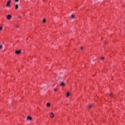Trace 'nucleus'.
Here are the masks:
<instances>
[{
    "label": "nucleus",
    "mask_w": 125,
    "mask_h": 125,
    "mask_svg": "<svg viewBox=\"0 0 125 125\" xmlns=\"http://www.w3.org/2000/svg\"><path fill=\"white\" fill-rule=\"evenodd\" d=\"M11 3V0H9V1L7 2V4L6 5V6L7 7H10Z\"/></svg>",
    "instance_id": "f257e3e1"
},
{
    "label": "nucleus",
    "mask_w": 125,
    "mask_h": 125,
    "mask_svg": "<svg viewBox=\"0 0 125 125\" xmlns=\"http://www.w3.org/2000/svg\"><path fill=\"white\" fill-rule=\"evenodd\" d=\"M12 18V16H11V15H8L7 16V19H8V20H10Z\"/></svg>",
    "instance_id": "f03ea898"
},
{
    "label": "nucleus",
    "mask_w": 125,
    "mask_h": 125,
    "mask_svg": "<svg viewBox=\"0 0 125 125\" xmlns=\"http://www.w3.org/2000/svg\"><path fill=\"white\" fill-rule=\"evenodd\" d=\"M60 85H61V86H65V85H66V84H65V83H64V82H61L60 83Z\"/></svg>",
    "instance_id": "7ed1b4c3"
},
{
    "label": "nucleus",
    "mask_w": 125,
    "mask_h": 125,
    "mask_svg": "<svg viewBox=\"0 0 125 125\" xmlns=\"http://www.w3.org/2000/svg\"><path fill=\"white\" fill-rule=\"evenodd\" d=\"M15 53L16 54H18V55H19V54H20V53H21V51H16L15 52Z\"/></svg>",
    "instance_id": "20e7f679"
},
{
    "label": "nucleus",
    "mask_w": 125,
    "mask_h": 125,
    "mask_svg": "<svg viewBox=\"0 0 125 125\" xmlns=\"http://www.w3.org/2000/svg\"><path fill=\"white\" fill-rule=\"evenodd\" d=\"M50 118H54V114L52 112L50 113Z\"/></svg>",
    "instance_id": "39448f33"
},
{
    "label": "nucleus",
    "mask_w": 125,
    "mask_h": 125,
    "mask_svg": "<svg viewBox=\"0 0 125 125\" xmlns=\"http://www.w3.org/2000/svg\"><path fill=\"white\" fill-rule=\"evenodd\" d=\"M27 120H29V121H32V117H31V116H27Z\"/></svg>",
    "instance_id": "423d86ee"
},
{
    "label": "nucleus",
    "mask_w": 125,
    "mask_h": 125,
    "mask_svg": "<svg viewBox=\"0 0 125 125\" xmlns=\"http://www.w3.org/2000/svg\"><path fill=\"white\" fill-rule=\"evenodd\" d=\"M19 7V6L18 5V4H16L15 6V9H18Z\"/></svg>",
    "instance_id": "0eeeda50"
},
{
    "label": "nucleus",
    "mask_w": 125,
    "mask_h": 125,
    "mask_svg": "<svg viewBox=\"0 0 125 125\" xmlns=\"http://www.w3.org/2000/svg\"><path fill=\"white\" fill-rule=\"evenodd\" d=\"M47 107H50V103H48L46 104Z\"/></svg>",
    "instance_id": "6e6552de"
},
{
    "label": "nucleus",
    "mask_w": 125,
    "mask_h": 125,
    "mask_svg": "<svg viewBox=\"0 0 125 125\" xmlns=\"http://www.w3.org/2000/svg\"><path fill=\"white\" fill-rule=\"evenodd\" d=\"M71 18H72V19H75V15L74 14H72L71 15Z\"/></svg>",
    "instance_id": "1a4fd4ad"
},
{
    "label": "nucleus",
    "mask_w": 125,
    "mask_h": 125,
    "mask_svg": "<svg viewBox=\"0 0 125 125\" xmlns=\"http://www.w3.org/2000/svg\"><path fill=\"white\" fill-rule=\"evenodd\" d=\"M92 107V104H89L88 106V108L90 109V108H91Z\"/></svg>",
    "instance_id": "9d476101"
},
{
    "label": "nucleus",
    "mask_w": 125,
    "mask_h": 125,
    "mask_svg": "<svg viewBox=\"0 0 125 125\" xmlns=\"http://www.w3.org/2000/svg\"><path fill=\"white\" fill-rule=\"evenodd\" d=\"M69 96H70V93L68 92L66 95V97H69Z\"/></svg>",
    "instance_id": "9b49d317"
},
{
    "label": "nucleus",
    "mask_w": 125,
    "mask_h": 125,
    "mask_svg": "<svg viewBox=\"0 0 125 125\" xmlns=\"http://www.w3.org/2000/svg\"><path fill=\"white\" fill-rule=\"evenodd\" d=\"M46 21V20H45V19H43V23H45V21Z\"/></svg>",
    "instance_id": "f8f14e48"
},
{
    "label": "nucleus",
    "mask_w": 125,
    "mask_h": 125,
    "mask_svg": "<svg viewBox=\"0 0 125 125\" xmlns=\"http://www.w3.org/2000/svg\"><path fill=\"white\" fill-rule=\"evenodd\" d=\"M2 47H3L2 45H0V49H2Z\"/></svg>",
    "instance_id": "ddd939ff"
},
{
    "label": "nucleus",
    "mask_w": 125,
    "mask_h": 125,
    "mask_svg": "<svg viewBox=\"0 0 125 125\" xmlns=\"http://www.w3.org/2000/svg\"><path fill=\"white\" fill-rule=\"evenodd\" d=\"M0 31H2V26H0Z\"/></svg>",
    "instance_id": "4468645a"
},
{
    "label": "nucleus",
    "mask_w": 125,
    "mask_h": 125,
    "mask_svg": "<svg viewBox=\"0 0 125 125\" xmlns=\"http://www.w3.org/2000/svg\"><path fill=\"white\" fill-rule=\"evenodd\" d=\"M15 1H16V2H18V1H19V0H15Z\"/></svg>",
    "instance_id": "2eb2a0df"
},
{
    "label": "nucleus",
    "mask_w": 125,
    "mask_h": 125,
    "mask_svg": "<svg viewBox=\"0 0 125 125\" xmlns=\"http://www.w3.org/2000/svg\"><path fill=\"white\" fill-rule=\"evenodd\" d=\"M81 50H83V47H81Z\"/></svg>",
    "instance_id": "dca6fc26"
},
{
    "label": "nucleus",
    "mask_w": 125,
    "mask_h": 125,
    "mask_svg": "<svg viewBox=\"0 0 125 125\" xmlns=\"http://www.w3.org/2000/svg\"><path fill=\"white\" fill-rule=\"evenodd\" d=\"M54 90L55 91H57V89L54 88Z\"/></svg>",
    "instance_id": "f3484780"
},
{
    "label": "nucleus",
    "mask_w": 125,
    "mask_h": 125,
    "mask_svg": "<svg viewBox=\"0 0 125 125\" xmlns=\"http://www.w3.org/2000/svg\"><path fill=\"white\" fill-rule=\"evenodd\" d=\"M101 59H102V60H104V57H102V58H101Z\"/></svg>",
    "instance_id": "a211bd4d"
},
{
    "label": "nucleus",
    "mask_w": 125,
    "mask_h": 125,
    "mask_svg": "<svg viewBox=\"0 0 125 125\" xmlns=\"http://www.w3.org/2000/svg\"><path fill=\"white\" fill-rule=\"evenodd\" d=\"M109 96H112V95L111 93L109 94Z\"/></svg>",
    "instance_id": "6ab92c4d"
},
{
    "label": "nucleus",
    "mask_w": 125,
    "mask_h": 125,
    "mask_svg": "<svg viewBox=\"0 0 125 125\" xmlns=\"http://www.w3.org/2000/svg\"><path fill=\"white\" fill-rule=\"evenodd\" d=\"M16 27H17V28H18L19 26H18V25H16Z\"/></svg>",
    "instance_id": "aec40b11"
},
{
    "label": "nucleus",
    "mask_w": 125,
    "mask_h": 125,
    "mask_svg": "<svg viewBox=\"0 0 125 125\" xmlns=\"http://www.w3.org/2000/svg\"><path fill=\"white\" fill-rule=\"evenodd\" d=\"M19 18H20V19H21V16H20V17H19Z\"/></svg>",
    "instance_id": "412c9836"
}]
</instances>
